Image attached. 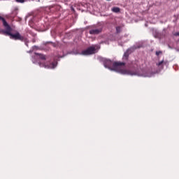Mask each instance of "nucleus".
Instances as JSON below:
<instances>
[{"instance_id":"nucleus-1","label":"nucleus","mask_w":179,"mask_h":179,"mask_svg":"<svg viewBox=\"0 0 179 179\" xmlns=\"http://www.w3.org/2000/svg\"><path fill=\"white\" fill-rule=\"evenodd\" d=\"M112 68L116 72H119L122 75H135V73H132L125 69V63L120 62H115L113 63Z\"/></svg>"},{"instance_id":"nucleus-2","label":"nucleus","mask_w":179,"mask_h":179,"mask_svg":"<svg viewBox=\"0 0 179 179\" xmlns=\"http://www.w3.org/2000/svg\"><path fill=\"white\" fill-rule=\"evenodd\" d=\"M6 36H9L11 40H19L20 41H23L24 40V36H21L20 33L16 31L15 34H12V31H4Z\"/></svg>"},{"instance_id":"nucleus-3","label":"nucleus","mask_w":179,"mask_h":179,"mask_svg":"<svg viewBox=\"0 0 179 179\" xmlns=\"http://www.w3.org/2000/svg\"><path fill=\"white\" fill-rule=\"evenodd\" d=\"M96 52V46H90L85 50H83L82 55H92Z\"/></svg>"},{"instance_id":"nucleus-4","label":"nucleus","mask_w":179,"mask_h":179,"mask_svg":"<svg viewBox=\"0 0 179 179\" xmlns=\"http://www.w3.org/2000/svg\"><path fill=\"white\" fill-rule=\"evenodd\" d=\"M0 20L2 21L3 25L6 28V30L3 31V33H4V31H12V27H10V26H9V24H8V22H6L5 18H3L1 16H0Z\"/></svg>"},{"instance_id":"nucleus-5","label":"nucleus","mask_w":179,"mask_h":179,"mask_svg":"<svg viewBox=\"0 0 179 179\" xmlns=\"http://www.w3.org/2000/svg\"><path fill=\"white\" fill-rule=\"evenodd\" d=\"M40 66H43V68H46L47 69H54L55 66H57V63H46V64H40Z\"/></svg>"},{"instance_id":"nucleus-6","label":"nucleus","mask_w":179,"mask_h":179,"mask_svg":"<svg viewBox=\"0 0 179 179\" xmlns=\"http://www.w3.org/2000/svg\"><path fill=\"white\" fill-rule=\"evenodd\" d=\"M135 50H136V48H130L127 49V51L124 53L123 59H125L127 61V59H128V57H129V54L134 52Z\"/></svg>"},{"instance_id":"nucleus-7","label":"nucleus","mask_w":179,"mask_h":179,"mask_svg":"<svg viewBox=\"0 0 179 179\" xmlns=\"http://www.w3.org/2000/svg\"><path fill=\"white\" fill-rule=\"evenodd\" d=\"M103 29L101 28L90 30V34H100Z\"/></svg>"},{"instance_id":"nucleus-8","label":"nucleus","mask_w":179,"mask_h":179,"mask_svg":"<svg viewBox=\"0 0 179 179\" xmlns=\"http://www.w3.org/2000/svg\"><path fill=\"white\" fill-rule=\"evenodd\" d=\"M169 62L167 61L162 60L158 63V68H160V69H163L164 65H167Z\"/></svg>"},{"instance_id":"nucleus-9","label":"nucleus","mask_w":179,"mask_h":179,"mask_svg":"<svg viewBox=\"0 0 179 179\" xmlns=\"http://www.w3.org/2000/svg\"><path fill=\"white\" fill-rule=\"evenodd\" d=\"M112 62H110V60H105L104 62V66L105 68H110L112 65Z\"/></svg>"},{"instance_id":"nucleus-10","label":"nucleus","mask_w":179,"mask_h":179,"mask_svg":"<svg viewBox=\"0 0 179 179\" xmlns=\"http://www.w3.org/2000/svg\"><path fill=\"white\" fill-rule=\"evenodd\" d=\"M41 59H45V55L40 53H35Z\"/></svg>"},{"instance_id":"nucleus-11","label":"nucleus","mask_w":179,"mask_h":179,"mask_svg":"<svg viewBox=\"0 0 179 179\" xmlns=\"http://www.w3.org/2000/svg\"><path fill=\"white\" fill-rule=\"evenodd\" d=\"M120 9L118 7H113L112 8V12H114L115 13H118L120 12Z\"/></svg>"},{"instance_id":"nucleus-12","label":"nucleus","mask_w":179,"mask_h":179,"mask_svg":"<svg viewBox=\"0 0 179 179\" xmlns=\"http://www.w3.org/2000/svg\"><path fill=\"white\" fill-rule=\"evenodd\" d=\"M116 33H121V27H116Z\"/></svg>"},{"instance_id":"nucleus-13","label":"nucleus","mask_w":179,"mask_h":179,"mask_svg":"<svg viewBox=\"0 0 179 179\" xmlns=\"http://www.w3.org/2000/svg\"><path fill=\"white\" fill-rule=\"evenodd\" d=\"M16 2H18L19 3H23L24 2V0H15Z\"/></svg>"},{"instance_id":"nucleus-14","label":"nucleus","mask_w":179,"mask_h":179,"mask_svg":"<svg viewBox=\"0 0 179 179\" xmlns=\"http://www.w3.org/2000/svg\"><path fill=\"white\" fill-rule=\"evenodd\" d=\"M174 36H179V32L175 33Z\"/></svg>"},{"instance_id":"nucleus-15","label":"nucleus","mask_w":179,"mask_h":179,"mask_svg":"<svg viewBox=\"0 0 179 179\" xmlns=\"http://www.w3.org/2000/svg\"><path fill=\"white\" fill-rule=\"evenodd\" d=\"M17 11V9H15L14 12H15V15H16V12Z\"/></svg>"},{"instance_id":"nucleus-16","label":"nucleus","mask_w":179,"mask_h":179,"mask_svg":"<svg viewBox=\"0 0 179 179\" xmlns=\"http://www.w3.org/2000/svg\"><path fill=\"white\" fill-rule=\"evenodd\" d=\"M155 38H157V35H155Z\"/></svg>"},{"instance_id":"nucleus-17","label":"nucleus","mask_w":179,"mask_h":179,"mask_svg":"<svg viewBox=\"0 0 179 179\" xmlns=\"http://www.w3.org/2000/svg\"><path fill=\"white\" fill-rule=\"evenodd\" d=\"M156 55H157V51L155 52Z\"/></svg>"},{"instance_id":"nucleus-18","label":"nucleus","mask_w":179,"mask_h":179,"mask_svg":"<svg viewBox=\"0 0 179 179\" xmlns=\"http://www.w3.org/2000/svg\"><path fill=\"white\" fill-rule=\"evenodd\" d=\"M159 53H160V52H158L157 55H159Z\"/></svg>"},{"instance_id":"nucleus-19","label":"nucleus","mask_w":179,"mask_h":179,"mask_svg":"<svg viewBox=\"0 0 179 179\" xmlns=\"http://www.w3.org/2000/svg\"><path fill=\"white\" fill-rule=\"evenodd\" d=\"M107 1H110V0H107Z\"/></svg>"}]
</instances>
